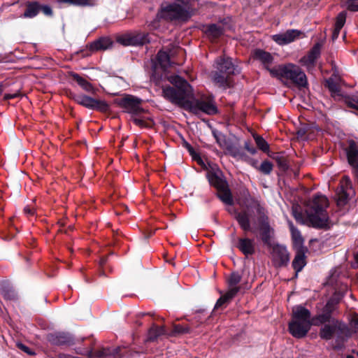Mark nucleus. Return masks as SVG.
<instances>
[{
  "mask_svg": "<svg viewBox=\"0 0 358 358\" xmlns=\"http://www.w3.org/2000/svg\"><path fill=\"white\" fill-rule=\"evenodd\" d=\"M169 80L175 87L163 88V96L166 100L194 113L203 112L210 115L217 113V108L213 100L193 99L192 86L186 80L173 75L169 76Z\"/></svg>",
  "mask_w": 358,
  "mask_h": 358,
  "instance_id": "1",
  "label": "nucleus"
},
{
  "mask_svg": "<svg viewBox=\"0 0 358 358\" xmlns=\"http://www.w3.org/2000/svg\"><path fill=\"white\" fill-rule=\"evenodd\" d=\"M180 3H173L162 6L157 13L158 18L167 20H187L192 15L197 0H179Z\"/></svg>",
  "mask_w": 358,
  "mask_h": 358,
  "instance_id": "2",
  "label": "nucleus"
},
{
  "mask_svg": "<svg viewBox=\"0 0 358 358\" xmlns=\"http://www.w3.org/2000/svg\"><path fill=\"white\" fill-rule=\"evenodd\" d=\"M310 311L301 305L292 308V320L289 323V333L296 338L306 336L313 324Z\"/></svg>",
  "mask_w": 358,
  "mask_h": 358,
  "instance_id": "3",
  "label": "nucleus"
},
{
  "mask_svg": "<svg viewBox=\"0 0 358 358\" xmlns=\"http://www.w3.org/2000/svg\"><path fill=\"white\" fill-rule=\"evenodd\" d=\"M328 199L322 194H316L308 201L307 214L312 226L315 228H324L327 226L328 215L326 208Z\"/></svg>",
  "mask_w": 358,
  "mask_h": 358,
  "instance_id": "4",
  "label": "nucleus"
},
{
  "mask_svg": "<svg viewBox=\"0 0 358 358\" xmlns=\"http://www.w3.org/2000/svg\"><path fill=\"white\" fill-rule=\"evenodd\" d=\"M323 324L319 332L320 338L326 341L334 339V348H341L345 341L350 336L348 325L339 320H333L331 322Z\"/></svg>",
  "mask_w": 358,
  "mask_h": 358,
  "instance_id": "5",
  "label": "nucleus"
},
{
  "mask_svg": "<svg viewBox=\"0 0 358 358\" xmlns=\"http://www.w3.org/2000/svg\"><path fill=\"white\" fill-rule=\"evenodd\" d=\"M271 75L273 77L289 80L299 87H305L308 85L305 73L299 66L292 63L273 67Z\"/></svg>",
  "mask_w": 358,
  "mask_h": 358,
  "instance_id": "6",
  "label": "nucleus"
},
{
  "mask_svg": "<svg viewBox=\"0 0 358 358\" xmlns=\"http://www.w3.org/2000/svg\"><path fill=\"white\" fill-rule=\"evenodd\" d=\"M342 295L335 293L327 302L322 308L321 312L313 318V324L319 326L331 322L333 320H337L333 317V314L338 308V305L342 298Z\"/></svg>",
  "mask_w": 358,
  "mask_h": 358,
  "instance_id": "7",
  "label": "nucleus"
},
{
  "mask_svg": "<svg viewBox=\"0 0 358 358\" xmlns=\"http://www.w3.org/2000/svg\"><path fill=\"white\" fill-rule=\"evenodd\" d=\"M251 208H255L258 214L260 215L261 226H260V237L264 245L271 247V238L273 234V229L271 228L268 217L264 213V208L258 203L257 201L251 198Z\"/></svg>",
  "mask_w": 358,
  "mask_h": 358,
  "instance_id": "8",
  "label": "nucleus"
},
{
  "mask_svg": "<svg viewBox=\"0 0 358 358\" xmlns=\"http://www.w3.org/2000/svg\"><path fill=\"white\" fill-rule=\"evenodd\" d=\"M142 99L131 94H126L118 99L117 105L123 109L124 112L128 113L131 116L138 115L144 112L141 106Z\"/></svg>",
  "mask_w": 358,
  "mask_h": 358,
  "instance_id": "9",
  "label": "nucleus"
},
{
  "mask_svg": "<svg viewBox=\"0 0 358 358\" xmlns=\"http://www.w3.org/2000/svg\"><path fill=\"white\" fill-rule=\"evenodd\" d=\"M343 150L352 173L358 179V142L353 139L348 140L343 146Z\"/></svg>",
  "mask_w": 358,
  "mask_h": 358,
  "instance_id": "10",
  "label": "nucleus"
},
{
  "mask_svg": "<svg viewBox=\"0 0 358 358\" xmlns=\"http://www.w3.org/2000/svg\"><path fill=\"white\" fill-rule=\"evenodd\" d=\"M73 99L78 104L92 110L106 111L109 108L108 104L106 101L97 100L84 94L74 95Z\"/></svg>",
  "mask_w": 358,
  "mask_h": 358,
  "instance_id": "11",
  "label": "nucleus"
},
{
  "mask_svg": "<svg viewBox=\"0 0 358 358\" xmlns=\"http://www.w3.org/2000/svg\"><path fill=\"white\" fill-rule=\"evenodd\" d=\"M117 41L126 46L142 45L149 42L148 34L143 32L127 33L120 36Z\"/></svg>",
  "mask_w": 358,
  "mask_h": 358,
  "instance_id": "12",
  "label": "nucleus"
},
{
  "mask_svg": "<svg viewBox=\"0 0 358 358\" xmlns=\"http://www.w3.org/2000/svg\"><path fill=\"white\" fill-rule=\"evenodd\" d=\"M46 338L51 345L56 346H71L75 344L73 336L64 331L50 333Z\"/></svg>",
  "mask_w": 358,
  "mask_h": 358,
  "instance_id": "13",
  "label": "nucleus"
},
{
  "mask_svg": "<svg viewBox=\"0 0 358 358\" xmlns=\"http://www.w3.org/2000/svg\"><path fill=\"white\" fill-rule=\"evenodd\" d=\"M272 248V258L275 266H286L289 262V254L287 248L280 244H275Z\"/></svg>",
  "mask_w": 358,
  "mask_h": 358,
  "instance_id": "14",
  "label": "nucleus"
},
{
  "mask_svg": "<svg viewBox=\"0 0 358 358\" xmlns=\"http://www.w3.org/2000/svg\"><path fill=\"white\" fill-rule=\"evenodd\" d=\"M215 68L220 73L229 76L236 74L240 72L238 66H236L231 58L220 57L216 59L214 64Z\"/></svg>",
  "mask_w": 358,
  "mask_h": 358,
  "instance_id": "15",
  "label": "nucleus"
},
{
  "mask_svg": "<svg viewBox=\"0 0 358 358\" xmlns=\"http://www.w3.org/2000/svg\"><path fill=\"white\" fill-rule=\"evenodd\" d=\"M303 35L301 31L298 29H288L285 32L274 34L271 36L273 41L280 45L289 44Z\"/></svg>",
  "mask_w": 358,
  "mask_h": 358,
  "instance_id": "16",
  "label": "nucleus"
},
{
  "mask_svg": "<svg viewBox=\"0 0 358 358\" xmlns=\"http://www.w3.org/2000/svg\"><path fill=\"white\" fill-rule=\"evenodd\" d=\"M320 55V46L315 45L308 53L300 59L301 65L306 66L308 71L315 67L316 60Z\"/></svg>",
  "mask_w": 358,
  "mask_h": 358,
  "instance_id": "17",
  "label": "nucleus"
},
{
  "mask_svg": "<svg viewBox=\"0 0 358 358\" xmlns=\"http://www.w3.org/2000/svg\"><path fill=\"white\" fill-rule=\"evenodd\" d=\"M253 58L255 60L259 61L264 67L271 73V66L273 62V57L272 55L262 49H256L253 52Z\"/></svg>",
  "mask_w": 358,
  "mask_h": 358,
  "instance_id": "18",
  "label": "nucleus"
},
{
  "mask_svg": "<svg viewBox=\"0 0 358 358\" xmlns=\"http://www.w3.org/2000/svg\"><path fill=\"white\" fill-rule=\"evenodd\" d=\"M251 217L252 214L250 212L249 206H247V210H243L241 212L236 213V220H237L241 228L245 231L251 230Z\"/></svg>",
  "mask_w": 358,
  "mask_h": 358,
  "instance_id": "19",
  "label": "nucleus"
},
{
  "mask_svg": "<svg viewBox=\"0 0 358 358\" xmlns=\"http://www.w3.org/2000/svg\"><path fill=\"white\" fill-rule=\"evenodd\" d=\"M236 247L245 256L252 255L255 253V243L253 239L241 238L238 241Z\"/></svg>",
  "mask_w": 358,
  "mask_h": 358,
  "instance_id": "20",
  "label": "nucleus"
},
{
  "mask_svg": "<svg viewBox=\"0 0 358 358\" xmlns=\"http://www.w3.org/2000/svg\"><path fill=\"white\" fill-rule=\"evenodd\" d=\"M324 86L329 90L332 97L336 100L344 99L339 84L333 78H329L325 80Z\"/></svg>",
  "mask_w": 358,
  "mask_h": 358,
  "instance_id": "21",
  "label": "nucleus"
},
{
  "mask_svg": "<svg viewBox=\"0 0 358 358\" xmlns=\"http://www.w3.org/2000/svg\"><path fill=\"white\" fill-rule=\"evenodd\" d=\"M207 178L210 185L215 187L217 190L223 189L227 186V182L222 178L221 173L208 172Z\"/></svg>",
  "mask_w": 358,
  "mask_h": 358,
  "instance_id": "22",
  "label": "nucleus"
},
{
  "mask_svg": "<svg viewBox=\"0 0 358 358\" xmlns=\"http://www.w3.org/2000/svg\"><path fill=\"white\" fill-rule=\"evenodd\" d=\"M112 45L113 41L110 38L101 37L90 43V50L91 51L106 50L110 48Z\"/></svg>",
  "mask_w": 358,
  "mask_h": 358,
  "instance_id": "23",
  "label": "nucleus"
},
{
  "mask_svg": "<svg viewBox=\"0 0 358 358\" xmlns=\"http://www.w3.org/2000/svg\"><path fill=\"white\" fill-rule=\"evenodd\" d=\"M306 256L304 253V250L303 248H300L292 262V266L293 268L295 270L296 273L300 272L303 268L306 265V260H305Z\"/></svg>",
  "mask_w": 358,
  "mask_h": 358,
  "instance_id": "24",
  "label": "nucleus"
},
{
  "mask_svg": "<svg viewBox=\"0 0 358 358\" xmlns=\"http://www.w3.org/2000/svg\"><path fill=\"white\" fill-rule=\"evenodd\" d=\"M345 180V185H342L341 189L338 191V204L340 206L345 205L348 200V194L346 192V189L351 187V182L348 176L343 178Z\"/></svg>",
  "mask_w": 358,
  "mask_h": 358,
  "instance_id": "25",
  "label": "nucleus"
},
{
  "mask_svg": "<svg viewBox=\"0 0 358 358\" xmlns=\"http://www.w3.org/2000/svg\"><path fill=\"white\" fill-rule=\"evenodd\" d=\"M40 12V3L37 1H28L26 3V9L23 14L24 17L32 18Z\"/></svg>",
  "mask_w": 358,
  "mask_h": 358,
  "instance_id": "26",
  "label": "nucleus"
},
{
  "mask_svg": "<svg viewBox=\"0 0 358 358\" xmlns=\"http://www.w3.org/2000/svg\"><path fill=\"white\" fill-rule=\"evenodd\" d=\"M0 293L7 300H15L17 299L15 291L6 281L0 282Z\"/></svg>",
  "mask_w": 358,
  "mask_h": 358,
  "instance_id": "27",
  "label": "nucleus"
},
{
  "mask_svg": "<svg viewBox=\"0 0 358 358\" xmlns=\"http://www.w3.org/2000/svg\"><path fill=\"white\" fill-rule=\"evenodd\" d=\"M242 279L241 275L238 272H232L227 279L229 290L236 289V295L240 291L239 282Z\"/></svg>",
  "mask_w": 358,
  "mask_h": 358,
  "instance_id": "28",
  "label": "nucleus"
},
{
  "mask_svg": "<svg viewBox=\"0 0 358 358\" xmlns=\"http://www.w3.org/2000/svg\"><path fill=\"white\" fill-rule=\"evenodd\" d=\"M205 33L213 38H217L224 34V28L222 25L210 24L206 26Z\"/></svg>",
  "mask_w": 358,
  "mask_h": 358,
  "instance_id": "29",
  "label": "nucleus"
},
{
  "mask_svg": "<svg viewBox=\"0 0 358 358\" xmlns=\"http://www.w3.org/2000/svg\"><path fill=\"white\" fill-rule=\"evenodd\" d=\"M70 76H71L73 80H75L85 91L87 92L93 91L94 88L92 85L78 73L71 72L70 73Z\"/></svg>",
  "mask_w": 358,
  "mask_h": 358,
  "instance_id": "30",
  "label": "nucleus"
},
{
  "mask_svg": "<svg viewBox=\"0 0 358 358\" xmlns=\"http://www.w3.org/2000/svg\"><path fill=\"white\" fill-rule=\"evenodd\" d=\"M57 1L80 7H93L97 4L98 0H57Z\"/></svg>",
  "mask_w": 358,
  "mask_h": 358,
  "instance_id": "31",
  "label": "nucleus"
},
{
  "mask_svg": "<svg viewBox=\"0 0 358 358\" xmlns=\"http://www.w3.org/2000/svg\"><path fill=\"white\" fill-rule=\"evenodd\" d=\"M236 289L228 290L227 292L221 296L215 305V309L221 308L225 303H229L234 297L236 296Z\"/></svg>",
  "mask_w": 358,
  "mask_h": 358,
  "instance_id": "32",
  "label": "nucleus"
},
{
  "mask_svg": "<svg viewBox=\"0 0 358 358\" xmlns=\"http://www.w3.org/2000/svg\"><path fill=\"white\" fill-rule=\"evenodd\" d=\"M289 227L292 234V238L295 245L301 246L303 243V238L299 230L295 227L292 222H289Z\"/></svg>",
  "mask_w": 358,
  "mask_h": 358,
  "instance_id": "33",
  "label": "nucleus"
},
{
  "mask_svg": "<svg viewBox=\"0 0 358 358\" xmlns=\"http://www.w3.org/2000/svg\"><path fill=\"white\" fill-rule=\"evenodd\" d=\"M217 191V196L224 203L229 206L233 205V199L231 192L228 188V185L227 186V187H224V189H220Z\"/></svg>",
  "mask_w": 358,
  "mask_h": 358,
  "instance_id": "34",
  "label": "nucleus"
},
{
  "mask_svg": "<svg viewBox=\"0 0 358 358\" xmlns=\"http://www.w3.org/2000/svg\"><path fill=\"white\" fill-rule=\"evenodd\" d=\"M166 331L164 327H158L153 325L148 332V340L153 341L156 340L159 336L166 334Z\"/></svg>",
  "mask_w": 358,
  "mask_h": 358,
  "instance_id": "35",
  "label": "nucleus"
},
{
  "mask_svg": "<svg viewBox=\"0 0 358 358\" xmlns=\"http://www.w3.org/2000/svg\"><path fill=\"white\" fill-rule=\"evenodd\" d=\"M213 82L217 84L220 87H224L227 83V78L224 73H220L216 71L213 74Z\"/></svg>",
  "mask_w": 358,
  "mask_h": 358,
  "instance_id": "36",
  "label": "nucleus"
},
{
  "mask_svg": "<svg viewBox=\"0 0 358 358\" xmlns=\"http://www.w3.org/2000/svg\"><path fill=\"white\" fill-rule=\"evenodd\" d=\"M135 116H131V120L134 122V123L141 127V128H147V127H151L152 125V121L151 120H145L141 117Z\"/></svg>",
  "mask_w": 358,
  "mask_h": 358,
  "instance_id": "37",
  "label": "nucleus"
},
{
  "mask_svg": "<svg viewBox=\"0 0 358 358\" xmlns=\"http://www.w3.org/2000/svg\"><path fill=\"white\" fill-rule=\"evenodd\" d=\"M253 137L259 149L264 152H268L269 145L263 137L259 135H254Z\"/></svg>",
  "mask_w": 358,
  "mask_h": 358,
  "instance_id": "38",
  "label": "nucleus"
},
{
  "mask_svg": "<svg viewBox=\"0 0 358 358\" xmlns=\"http://www.w3.org/2000/svg\"><path fill=\"white\" fill-rule=\"evenodd\" d=\"M255 167L261 173H262L265 175H268L273 171V165L271 162H269L268 160H265L262 162L261 165L259 167H257V166H255Z\"/></svg>",
  "mask_w": 358,
  "mask_h": 358,
  "instance_id": "39",
  "label": "nucleus"
},
{
  "mask_svg": "<svg viewBox=\"0 0 358 358\" xmlns=\"http://www.w3.org/2000/svg\"><path fill=\"white\" fill-rule=\"evenodd\" d=\"M212 134H213L214 138H215L217 143L220 147H224L226 145L225 136L222 132H220L216 129H213L212 131Z\"/></svg>",
  "mask_w": 358,
  "mask_h": 358,
  "instance_id": "40",
  "label": "nucleus"
},
{
  "mask_svg": "<svg viewBox=\"0 0 358 358\" xmlns=\"http://www.w3.org/2000/svg\"><path fill=\"white\" fill-rule=\"evenodd\" d=\"M157 60L159 61V64L162 66H166L168 64H169L170 58H169V54L166 52L160 50L157 53Z\"/></svg>",
  "mask_w": 358,
  "mask_h": 358,
  "instance_id": "41",
  "label": "nucleus"
},
{
  "mask_svg": "<svg viewBox=\"0 0 358 358\" xmlns=\"http://www.w3.org/2000/svg\"><path fill=\"white\" fill-rule=\"evenodd\" d=\"M344 101L348 107L358 110V96H345Z\"/></svg>",
  "mask_w": 358,
  "mask_h": 358,
  "instance_id": "42",
  "label": "nucleus"
},
{
  "mask_svg": "<svg viewBox=\"0 0 358 358\" xmlns=\"http://www.w3.org/2000/svg\"><path fill=\"white\" fill-rule=\"evenodd\" d=\"M190 332V328L188 326H182L181 324H176L173 326L172 335L187 334Z\"/></svg>",
  "mask_w": 358,
  "mask_h": 358,
  "instance_id": "43",
  "label": "nucleus"
},
{
  "mask_svg": "<svg viewBox=\"0 0 358 358\" xmlns=\"http://www.w3.org/2000/svg\"><path fill=\"white\" fill-rule=\"evenodd\" d=\"M228 150L234 157L243 159L245 157V153L238 147L230 146Z\"/></svg>",
  "mask_w": 358,
  "mask_h": 358,
  "instance_id": "44",
  "label": "nucleus"
},
{
  "mask_svg": "<svg viewBox=\"0 0 358 358\" xmlns=\"http://www.w3.org/2000/svg\"><path fill=\"white\" fill-rule=\"evenodd\" d=\"M345 19L346 13L345 12L340 13L336 17L335 27H337L338 29H342L345 24Z\"/></svg>",
  "mask_w": 358,
  "mask_h": 358,
  "instance_id": "45",
  "label": "nucleus"
},
{
  "mask_svg": "<svg viewBox=\"0 0 358 358\" xmlns=\"http://www.w3.org/2000/svg\"><path fill=\"white\" fill-rule=\"evenodd\" d=\"M275 159L280 169L283 171L288 169V164L287 162V160L283 157L277 156L276 157H275Z\"/></svg>",
  "mask_w": 358,
  "mask_h": 358,
  "instance_id": "46",
  "label": "nucleus"
},
{
  "mask_svg": "<svg viewBox=\"0 0 358 358\" xmlns=\"http://www.w3.org/2000/svg\"><path fill=\"white\" fill-rule=\"evenodd\" d=\"M17 346L20 350H21L22 351H23L24 352L29 355H34L36 354L35 352L31 348H29L28 346L22 343H17Z\"/></svg>",
  "mask_w": 358,
  "mask_h": 358,
  "instance_id": "47",
  "label": "nucleus"
},
{
  "mask_svg": "<svg viewBox=\"0 0 358 358\" xmlns=\"http://www.w3.org/2000/svg\"><path fill=\"white\" fill-rule=\"evenodd\" d=\"M357 0H347L348 10L352 12H358V3Z\"/></svg>",
  "mask_w": 358,
  "mask_h": 358,
  "instance_id": "48",
  "label": "nucleus"
},
{
  "mask_svg": "<svg viewBox=\"0 0 358 358\" xmlns=\"http://www.w3.org/2000/svg\"><path fill=\"white\" fill-rule=\"evenodd\" d=\"M40 11H41L44 15L47 16L52 15V10L50 6L48 5H41L40 4Z\"/></svg>",
  "mask_w": 358,
  "mask_h": 358,
  "instance_id": "49",
  "label": "nucleus"
},
{
  "mask_svg": "<svg viewBox=\"0 0 358 358\" xmlns=\"http://www.w3.org/2000/svg\"><path fill=\"white\" fill-rule=\"evenodd\" d=\"M245 148L251 154L255 155L257 152V150L255 147L250 146L249 142H245Z\"/></svg>",
  "mask_w": 358,
  "mask_h": 358,
  "instance_id": "50",
  "label": "nucleus"
},
{
  "mask_svg": "<svg viewBox=\"0 0 358 358\" xmlns=\"http://www.w3.org/2000/svg\"><path fill=\"white\" fill-rule=\"evenodd\" d=\"M341 30V29H338L337 27H334V31L332 33V36H331V38L333 41H335L338 38Z\"/></svg>",
  "mask_w": 358,
  "mask_h": 358,
  "instance_id": "51",
  "label": "nucleus"
},
{
  "mask_svg": "<svg viewBox=\"0 0 358 358\" xmlns=\"http://www.w3.org/2000/svg\"><path fill=\"white\" fill-rule=\"evenodd\" d=\"M20 94L18 92L13 93V94H5L3 99L4 100H9L12 99H15L17 96H19Z\"/></svg>",
  "mask_w": 358,
  "mask_h": 358,
  "instance_id": "52",
  "label": "nucleus"
},
{
  "mask_svg": "<svg viewBox=\"0 0 358 358\" xmlns=\"http://www.w3.org/2000/svg\"><path fill=\"white\" fill-rule=\"evenodd\" d=\"M24 212L25 214L29 215H33L34 214V209L31 208L29 206L24 207Z\"/></svg>",
  "mask_w": 358,
  "mask_h": 358,
  "instance_id": "53",
  "label": "nucleus"
},
{
  "mask_svg": "<svg viewBox=\"0 0 358 358\" xmlns=\"http://www.w3.org/2000/svg\"><path fill=\"white\" fill-rule=\"evenodd\" d=\"M293 215L297 221H299L302 219L301 214L300 213H297L296 210L293 211Z\"/></svg>",
  "mask_w": 358,
  "mask_h": 358,
  "instance_id": "54",
  "label": "nucleus"
},
{
  "mask_svg": "<svg viewBox=\"0 0 358 358\" xmlns=\"http://www.w3.org/2000/svg\"><path fill=\"white\" fill-rule=\"evenodd\" d=\"M58 358H75V357L64 353H60L58 355Z\"/></svg>",
  "mask_w": 358,
  "mask_h": 358,
  "instance_id": "55",
  "label": "nucleus"
},
{
  "mask_svg": "<svg viewBox=\"0 0 358 358\" xmlns=\"http://www.w3.org/2000/svg\"><path fill=\"white\" fill-rule=\"evenodd\" d=\"M3 90V84L2 83H0V95L2 94Z\"/></svg>",
  "mask_w": 358,
  "mask_h": 358,
  "instance_id": "56",
  "label": "nucleus"
},
{
  "mask_svg": "<svg viewBox=\"0 0 358 358\" xmlns=\"http://www.w3.org/2000/svg\"><path fill=\"white\" fill-rule=\"evenodd\" d=\"M355 259L358 263V252L355 255Z\"/></svg>",
  "mask_w": 358,
  "mask_h": 358,
  "instance_id": "57",
  "label": "nucleus"
},
{
  "mask_svg": "<svg viewBox=\"0 0 358 358\" xmlns=\"http://www.w3.org/2000/svg\"><path fill=\"white\" fill-rule=\"evenodd\" d=\"M346 358H354V357L352 355H347Z\"/></svg>",
  "mask_w": 358,
  "mask_h": 358,
  "instance_id": "58",
  "label": "nucleus"
},
{
  "mask_svg": "<svg viewBox=\"0 0 358 358\" xmlns=\"http://www.w3.org/2000/svg\"><path fill=\"white\" fill-rule=\"evenodd\" d=\"M355 326L358 329V321L357 322V323L355 324Z\"/></svg>",
  "mask_w": 358,
  "mask_h": 358,
  "instance_id": "59",
  "label": "nucleus"
},
{
  "mask_svg": "<svg viewBox=\"0 0 358 358\" xmlns=\"http://www.w3.org/2000/svg\"><path fill=\"white\" fill-rule=\"evenodd\" d=\"M357 355H358V352H357Z\"/></svg>",
  "mask_w": 358,
  "mask_h": 358,
  "instance_id": "60",
  "label": "nucleus"
}]
</instances>
